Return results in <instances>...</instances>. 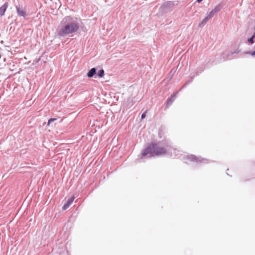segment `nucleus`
Returning <instances> with one entry per match:
<instances>
[{"instance_id": "nucleus-10", "label": "nucleus", "mask_w": 255, "mask_h": 255, "mask_svg": "<svg viewBox=\"0 0 255 255\" xmlns=\"http://www.w3.org/2000/svg\"><path fill=\"white\" fill-rule=\"evenodd\" d=\"M198 75V74H194L192 76H191L189 80H188L183 86L181 88V89H180V90H181L182 89H183V88H185L188 85H189V84L191 83L194 78V77L196 76H197Z\"/></svg>"}, {"instance_id": "nucleus-8", "label": "nucleus", "mask_w": 255, "mask_h": 255, "mask_svg": "<svg viewBox=\"0 0 255 255\" xmlns=\"http://www.w3.org/2000/svg\"><path fill=\"white\" fill-rule=\"evenodd\" d=\"M8 4V2H5L1 7H0V16H2L4 14V13L7 8Z\"/></svg>"}, {"instance_id": "nucleus-16", "label": "nucleus", "mask_w": 255, "mask_h": 255, "mask_svg": "<svg viewBox=\"0 0 255 255\" xmlns=\"http://www.w3.org/2000/svg\"><path fill=\"white\" fill-rule=\"evenodd\" d=\"M216 14L215 11L212 9L210 12H209L207 14V16L210 19L214 16V15Z\"/></svg>"}, {"instance_id": "nucleus-11", "label": "nucleus", "mask_w": 255, "mask_h": 255, "mask_svg": "<svg viewBox=\"0 0 255 255\" xmlns=\"http://www.w3.org/2000/svg\"><path fill=\"white\" fill-rule=\"evenodd\" d=\"M96 69L92 68L88 72L87 75L89 78H92L96 74Z\"/></svg>"}, {"instance_id": "nucleus-15", "label": "nucleus", "mask_w": 255, "mask_h": 255, "mask_svg": "<svg viewBox=\"0 0 255 255\" xmlns=\"http://www.w3.org/2000/svg\"><path fill=\"white\" fill-rule=\"evenodd\" d=\"M104 70L103 69H100V70L98 71L97 74L99 77L102 78L104 76Z\"/></svg>"}, {"instance_id": "nucleus-20", "label": "nucleus", "mask_w": 255, "mask_h": 255, "mask_svg": "<svg viewBox=\"0 0 255 255\" xmlns=\"http://www.w3.org/2000/svg\"><path fill=\"white\" fill-rule=\"evenodd\" d=\"M203 0H196V2L198 3H200Z\"/></svg>"}, {"instance_id": "nucleus-4", "label": "nucleus", "mask_w": 255, "mask_h": 255, "mask_svg": "<svg viewBox=\"0 0 255 255\" xmlns=\"http://www.w3.org/2000/svg\"><path fill=\"white\" fill-rule=\"evenodd\" d=\"M185 159H188L190 160V161H192L197 163H206L205 161L207 160V159L201 158V157H197L194 155H187Z\"/></svg>"}, {"instance_id": "nucleus-12", "label": "nucleus", "mask_w": 255, "mask_h": 255, "mask_svg": "<svg viewBox=\"0 0 255 255\" xmlns=\"http://www.w3.org/2000/svg\"><path fill=\"white\" fill-rule=\"evenodd\" d=\"M209 19H210V18L207 16H206L204 19H202L201 22L199 23L198 26L199 27L203 26L207 22Z\"/></svg>"}, {"instance_id": "nucleus-7", "label": "nucleus", "mask_w": 255, "mask_h": 255, "mask_svg": "<svg viewBox=\"0 0 255 255\" xmlns=\"http://www.w3.org/2000/svg\"><path fill=\"white\" fill-rule=\"evenodd\" d=\"M177 93H174L170 97L168 98L166 101V107L170 106L176 98Z\"/></svg>"}, {"instance_id": "nucleus-3", "label": "nucleus", "mask_w": 255, "mask_h": 255, "mask_svg": "<svg viewBox=\"0 0 255 255\" xmlns=\"http://www.w3.org/2000/svg\"><path fill=\"white\" fill-rule=\"evenodd\" d=\"M241 50L239 49V48L235 50L234 51H231L230 52L226 51L224 52L221 56L220 61H225L226 60L234 59L236 57L235 54H237Z\"/></svg>"}, {"instance_id": "nucleus-13", "label": "nucleus", "mask_w": 255, "mask_h": 255, "mask_svg": "<svg viewBox=\"0 0 255 255\" xmlns=\"http://www.w3.org/2000/svg\"><path fill=\"white\" fill-rule=\"evenodd\" d=\"M222 9V6L221 4L219 3L218 5H217L213 9V10L215 11V12L216 13L218 12H219L221 9Z\"/></svg>"}, {"instance_id": "nucleus-21", "label": "nucleus", "mask_w": 255, "mask_h": 255, "mask_svg": "<svg viewBox=\"0 0 255 255\" xmlns=\"http://www.w3.org/2000/svg\"><path fill=\"white\" fill-rule=\"evenodd\" d=\"M173 72V73L175 72V71H173V69L171 70V72Z\"/></svg>"}, {"instance_id": "nucleus-5", "label": "nucleus", "mask_w": 255, "mask_h": 255, "mask_svg": "<svg viewBox=\"0 0 255 255\" xmlns=\"http://www.w3.org/2000/svg\"><path fill=\"white\" fill-rule=\"evenodd\" d=\"M15 9L18 16H22L23 17L26 16V10L24 8H23L22 6L20 7V6L16 5L15 6Z\"/></svg>"}, {"instance_id": "nucleus-2", "label": "nucleus", "mask_w": 255, "mask_h": 255, "mask_svg": "<svg viewBox=\"0 0 255 255\" xmlns=\"http://www.w3.org/2000/svg\"><path fill=\"white\" fill-rule=\"evenodd\" d=\"M80 23V20L76 17H64L57 30V35L59 37H65L77 32L79 29Z\"/></svg>"}, {"instance_id": "nucleus-6", "label": "nucleus", "mask_w": 255, "mask_h": 255, "mask_svg": "<svg viewBox=\"0 0 255 255\" xmlns=\"http://www.w3.org/2000/svg\"><path fill=\"white\" fill-rule=\"evenodd\" d=\"M74 199H75V197L74 196L69 198L68 199V200L67 201V202L63 206L62 209L63 210H66L70 206V205L72 203Z\"/></svg>"}, {"instance_id": "nucleus-18", "label": "nucleus", "mask_w": 255, "mask_h": 255, "mask_svg": "<svg viewBox=\"0 0 255 255\" xmlns=\"http://www.w3.org/2000/svg\"><path fill=\"white\" fill-rule=\"evenodd\" d=\"M245 53H246V54H250L252 56L255 57V51H252V52H250V51L245 52Z\"/></svg>"}, {"instance_id": "nucleus-1", "label": "nucleus", "mask_w": 255, "mask_h": 255, "mask_svg": "<svg viewBox=\"0 0 255 255\" xmlns=\"http://www.w3.org/2000/svg\"><path fill=\"white\" fill-rule=\"evenodd\" d=\"M172 149L171 142L166 139L157 142H151L141 151L140 160L146 156L151 157L154 155H164L171 152Z\"/></svg>"}, {"instance_id": "nucleus-19", "label": "nucleus", "mask_w": 255, "mask_h": 255, "mask_svg": "<svg viewBox=\"0 0 255 255\" xmlns=\"http://www.w3.org/2000/svg\"><path fill=\"white\" fill-rule=\"evenodd\" d=\"M146 113V112H144L142 114L141 116V118L142 120L144 119L145 118Z\"/></svg>"}, {"instance_id": "nucleus-14", "label": "nucleus", "mask_w": 255, "mask_h": 255, "mask_svg": "<svg viewBox=\"0 0 255 255\" xmlns=\"http://www.w3.org/2000/svg\"><path fill=\"white\" fill-rule=\"evenodd\" d=\"M255 38V33L248 39V42L251 44H253L254 43V39Z\"/></svg>"}, {"instance_id": "nucleus-9", "label": "nucleus", "mask_w": 255, "mask_h": 255, "mask_svg": "<svg viewBox=\"0 0 255 255\" xmlns=\"http://www.w3.org/2000/svg\"><path fill=\"white\" fill-rule=\"evenodd\" d=\"M173 4L172 1H168L164 2L161 6L160 8L168 9L173 5Z\"/></svg>"}, {"instance_id": "nucleus-17", "label": "nucleus", "mask_w": 255, "mask_h": 255, "mask_svg": "<svg viewBox=\"0 0 255 255\" xmlns=\"http://www.w3.org/2000/svg\"><path fill=\"white\" fill-rule=\"evenodd\" d=\"M56 119L55 118H50L48 120L47 122V125L49 126L51 123L54 122Z\"/></svg>"}]
</instances>
